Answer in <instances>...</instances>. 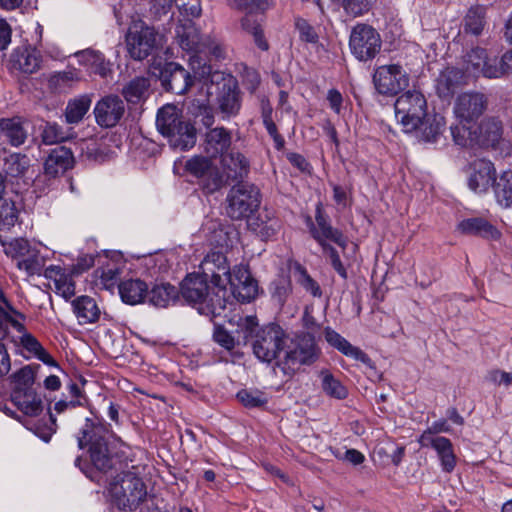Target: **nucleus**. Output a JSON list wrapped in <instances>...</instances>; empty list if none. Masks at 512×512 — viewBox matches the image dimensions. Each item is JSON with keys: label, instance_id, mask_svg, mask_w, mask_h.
Returning <instances> with one entry per match:
<instances>
[{"label": "nucleus", "instance_id": "nucleus-26", "mask_svg": "<svg viewBox=\"0 0 512 512\" xmlns=\"http://www.w3.org/2000/svg\"><path fill=\"white\" fill-rule=\"evenodd\" d=\"M326 341L343 355L370 366V357L360 348L353 346L348 340L342 337L338 332L332 328L327 327L324 330Z\"/></svg>", "mask_w": 512, "mask_h": 512}, {"label": "nucleus", "instance_id": "nucleus-17", "mask_svg": "<svg viewBox=\"0 0 512 512\" xmlns=\"http://www.w3.org/2000/svg\"><path fill=\"white\" fill-rule=\"evenodd\" d=\"M94 264V258H78V263L73 265L70 274H67L60 266H50L45 270L44 276L53 280L55 288L64 298L69 299L75 294L73 275H79L88 270Z\"/></svg>", "mask_w": 512, "mask_h": 512}, {"label": "nucleus", "instance_id": "nucleus-28", "mask_svg": "<svg viewBox=\"0 0 512 512\" xmlns=\"http://www.w3.org/2000/svg\"><path fill=\"white\" fill-rule=\"evenodd\" d=\"M73 56L89 74L106 77L110 71V63L106 61L105 56L99 51L88 48L74 53Z\"/></svg>", "mask_w": 512, "mask_h": 512}, {"label": "nucleus", "instance_id": "nucleus-3", "mask_svg": "<svg viewBox=\"0 0 512 512\" xmlns=\"http://www.w3.org/2000/svg\"><path fill=\"white\" fill-rule=\"evenodd\" d=\"M119 474L111 479L108 485V493L120 510H136L145 500L146 486L139 477L140 471L137 465L129 467L126 461Z\"/></svg>", "mask_w": 512, "mask_h": 512}, {"label": "nucleus", "instance_id": "nucleus-4", "mask_svg": "<svg viewBox=\"0 0 512 512\" xmlns=\"http://www.w3.org/2000/svg\"><path fill=\"white\" fill-rule=\"evenodd\" d=\"M156 126L174 149L185 151L196 143V129L183 120L181 112L173 104H167L158 110Z\"/></svg>", "mask_w": 512, "mask_h": 512}, {"label": "nucleus", "instance_id": "nucleus-27", "mask_svg": "<svg viewBox=\"0 0 512 512\" xmlns=\"http://www.w3.org/2000/svg\"><path fill=\"white\" fill-rule=\"evenodd\" d=\"M457 229L466 235L479 236L485 239L496 240L501 236L500 231L489 221L481 217H471L460 221Z\"/></svg>", "mask_w": 512, "mask_h": 512}, {"label": "nucleus", "instance_id": "nucleus-42", "mask_svg": "<svg viewBox=\"0 0 512 512\" xmlns=\"http://www.w3.org/2000/svg\"><path fill=\"white\" fill-rule=\"evenodd\" d=\"M149 295V302L155 307L166 308L177 299V289L166 283L156 285L152 288Z\"/></svg>", "mask_w": 512, "mask_h": 512}, {"label": "nucleus", "instance_id": "nucleus-32", "mask_svg": "<svg viewBox=\"0 0 512 512\" xmlns=\"http://www.w3.org/2000/svg\"><path fill=\"white\" fill-rule=\"evenodd\" d=\"M121 300L129 305L143 303L148 296V285L139 278H130L118 284Z\"/></svg>", "mask_w": 512, "mask_h": 512}, {"label": "nucleus", "instance_id": "nucleus-29", "mask_svg": "<svg viewBox=\"0 0 512 512\" xmlns=\"http://www.w3.org/2000/svg\"><path fill=\"white\" fill-rule=\"evenodd\" d=\"M467 78L461 68L447 67L437 79L436 90L438 95L441 98L451 97L460 85L466 83Z\"/></svg>", "mask_w": 512, "mask_h": 512}, {"label": "nucleus", "instance_id": "nucleus-22", "mask_svg": "<svg viewBox=\"0 0 512 512\" xmlns=\"http://www.w3.org/2000/svg\"><path fill=\"white\" fill-rule=\"evenodd\" d=\"M42 64V55L36 48L26 45L13 49L9 59V69L21 74H34Z\"/></svg>", "mask_w": 512, "mask_h": 512}, {"label": "nucleus", "instance_id": "nucleus-7", "mask_svg": "<svg viewBox=\"0 0 512 512\" xmlns=\"http://www.w3.org/2000/svg\"><path fill=\"white\" fill-rule=\"evenodd\" d=\"M395 117L405 133L417 131L427 116V101L417 90H408L394 104Z\"/></svg>", "mask_w": 512, "mask_h": 512}, {"label": "nucleus", "instance_id": "nucleus-47", "mask_svg": "<svg viewBox=\"0 0 512 512\" xmlns=\"http://www.w3.org/2000/svg\"><path fill=\"white\" fill-rule=\"evenodd\" d=\"M471 123H460L450 127L451 135L455 144L461 147L476 145V130L472 131Z\"/></svg>", "mask_w": 512, "mask_h": 512}, {"label": "nucleus", "instance_id": "nucleus-30", "mask_svg": "<svg viewBox=\"0 0 512 512\" xmlns=\"http://www.w3.org/2000/svg\"><path fill=\"white\" fill-rule=\"evenodd\" d=\"M419 445L422 448L431 447L436 451L442 471L451 473L455 469L457 458L450 439L440 437L435 438L433 441L419 443Z\"/></svg>", "mask_w": 512, "mask_h": 512}, {"label": "nucleus", "instance_id": "nucleus-40", "mask_svg": "<svg viewBox=\"0 0 512 512\" xmlns=\"http://www.w3.org/2000/svg\"><path fill=\"white\" fill-rule=\"evenodd\" d=\"M493 190L497 202L504 207L512 206V171H504L494 179Z\"/></svg>", "mask_w": 512, "mask_h": 512}, {"label": "nucleus", "instance_id": "nucleus-55", "mask_svg": "<svg viewBox=\"0 0 512 512\" xmlns=\"http://www.w3.org/2000/svg\"><path fill=\"white\" fill-rule=\"evenodd\" d=\"M18 221V210L14 202L3 200L0 205V229H10Z\"/></svg>", "mask_w": 512, "mask_h": 512}, {"label": "nucleus", "instance_id": "nucleus-1", "mask_svg": "<svg viewBox=\"0 0 512 512\" xmlns=\"http://www.w3.org/2000/svg\"><path fill=\"white\" fill-rule=\"evenodd\" d=\"M200 260L181 282L182 297L197 311L208 317L220 315L230 303V295L221 277L228 273L227 258H196Z\"/></svg>", "mask_w": 512, "mask_h": 512}, {"label": "nucleus", "instance_id": "nucleus-58", "mask_svg": "<svg viewBox=\"0 0 512 512\" xmlns=\"http://www.w3.org/2000/svg\"><path fill=\"white\" fill-rule=\"evenodd\" d=\"M295 27L299 32L300 39L307 43L315 44L318 42V34L314 27L303 18H297L295 20Z\"/></svg>", "mask_w": 512, "mask_h": 512}, {"label": "nucleus", "instance_id": "nucleus-43", "mask_svg": "<svg viewBox=\"0 0 512 512\" xmlns=\"http://www.w3.org/2000/svg\"><path fill=\"white\" fill-rule=\"evenodd\" d=\"M223 165L233 172L234 178H244L250 170L249 160L240 152H230L222 157Z\"/></svg>", "mask_w": 512, "mask_h": 512}, {"label": "nucleus", "instance_id": "nucleus-8", "mask_svg": "<svg viewBox=\"0 0 512 512\" xmlns=\"http://www.w3.org/2000/svg\"><path fill=\"white\" fill-rule=\"evenodd\" d=\"M306 225L313 239H315L324 251L330 250V256H338L330 245L335 244L345 249L348 244V237L336 227H333L329 216L325 213L322 203H317L315 207V221L310 216L306 217Z\"/></svg>", "mask_w": 512, "mask_h": 512}, {"label": "nucleus", "instance_id": "nucleus-2", "mask_svg": "<svg viewBox=\"0 0 512 512\" xmlns=\"http://www.w3.org/2000/svg\"><path fill=\"white\" fill-rule=\"evenodd\" d=\"M77 442L80 449L87 448L93 467L100 472L118 470L126 461L133 462L130 447L114 437L101 421L86 418Z\"/></svg>", "mask_w": 512, "mask_h": 512}, {"label": "nucleus", "instance_id": "nucleus-36", "mask_svg": "<svg viewBox=\"0 0 512 512\" xmlns=\"http://www.w3.org/2000/svg\"><path fill=\"white\" fill-rule=\"evenodd\" d=\"M122 272V265L111 258L94 271V277L99 280L100 285H102L104 289L112 290L116 286Z\"/></svg>", "mask_w": 512, "mask_h": 512}, {"label": "nucleus", "instance_id": "nucleus-20", "mask_svg": "<svg viewBox=\"0 0 512 512\" xmlns=\"http://www.w3.org/2000/svg\"><path fill=\"white\" fill-rule=\"evenodd\" d=\"M96 123L103 128L115 127L125 113L123 100L117 95H109L100 99L93 111Z\"/></svg>", "mask_w": 512, "mask_h": 512}, {"label": "nucleus", "instance_id": "nucleus-15", "mask_svg": "<svg viewBox=\"0 0 512 512\" xmlns=\"http://www.w3.org/2000/svg\"><path fill=\"white\" fill-rule=\"evenodd\" d=\"M373 83L378 93L394 96L408 86L409 77L400 65H383L375 70Z\"/></svg>", "mask_w": 512, "mask_h": 512}, {"label": "nucleus", "instance_id": "nucleus-18", "mask_svg": "<svg viewBox=\"0 0 512 512\" xmlns=\"http://www.w3.org/2000/svg\"><path fill=\"white\" fill-rule=\"evenodd\" d=\"M469 77L484 76L486 78H499L497 60H490L485 49L476 47L468 51L462 58V68Z\"/></svg>", "mask_w": 512, "mask_h": 512}, {"label": "nucleus", "instance_id": "nucleus-57", "mask_svg": "<svg viewBox=\"0 0 512 512\" xmlns=\"http://www.w3.org/2000/svg\"><path fill=\"white\" fill-rule=\"evenodd\" d=\"M322 388L326 394L337 399H344L347 396L345 386L329 373L323 375Z\"/></svg>", "mask_w": 512, "mask_h": 512}, {"label": "nucleus", "instance_id": "nucleus-52", "mask_svg": "<svg viewBox=\"0 0 512 512\" xmlns=\"http://www.w3.org/2000/svg\"><path fill=\"white\" fill-rule=\"evenodd\" d=\"M333 4L342 7L351 17H359L367 13L371 7V0H331Z\"/></svg>", "mask_w": 512, "mask_h": 512}, {"label": "nucleus", "instance_id": "nucleus-39", "mask_svg": "<svg viewBox=\"0 0 512 512\" xmlns=\"http://www.w3.org/2000/svg\"><path fill=\"white\" fill-rule=\"evenodd\" d=\"M19 343L22 348L29 353L28 357H34L49 366L56 365L52 356L31 333L24 332L19 338Z\"/></svg>", "mask_w": 512, "mask_h": 512}, {"label": "nucleus", "instance_id": "nucleus-11", "mask_svg": "<svg viewBox=\"0 0 512 512\" xmlns=\"http://www.w3.org/2000/svg\"><path fill=\"white\" fill-rule=\"evenodd\" d=\"M285 338V331L278 324L263 326L255 333L252 344L254 355L261 362L271 363L284 349Z\"/></svg>", "mask_w": 512, "mask_h": 512}, {"label": "nucleus", "instance_id": "nucleus-44", "mask_svg": "<svg viewBox=\"0 0 512 512\" xmlns=\"http://www.w3.org/2000/svg\"><path fill=\"white\" fill-rule=\"evenodd\" d=\"M485 14L484 6L471 7L464 18V31L475 36L480 35L485 25Z\"/></svg>", "mask_w": 512, "mask_h": 512}, {"label": "nucleus", "instance_id": "nucleus-45", "mask_svg": "<svg viewBox=\"0 0 512 512\" xmlns=\"http://www.w3.org/2000/svg\"><path fill=\"white\" fill-rule=\"evenodd\" d=\"M91 100L88 96H81L68 102L65 109L67 123H79L88 112Z\"/></svg>", "mask_w": 512, "mask_h": 512}, {"label": "nucleus", "instance_id": "nucleus-33", "mask_svg": "<svg viewBox=\"0 0 512 512\" xmlns=\"http://www.w3.org/2000/svg\"><path fill=\"white\" fill-rule=\"evenodd\" d=\"M11 401L27 416H38L43 410L41 397L34 390H12Z\"/></svg>", "mask_w": 512, "mask_h": 512}, {"label": "nucleus", "instance_id": "nucleus-51", "mask_svg": "<svg viewBox=\"0 0 512 512\" xmlns=\"http://www.w3.org/2000/svg\"><path fill=\"white\" fill-rule=\"evenodd\" d=\"M230 7L247 14L265 12L272 7V0H228Z\"/></svg>", "mask_w": 512, "mask_h": 512}, {"label": "nucleus", "instance_id": "nucleus-19", "mask_svg": "<svg viewBox=\"0 0 512 512\" xmlns=\"http://www.w3.org/2000/svg\"><path fill=\"white\" fill-rule=\"evenodd\" d=\"M487 108V98L480 92H465L456 98L453 112L460 123H474Z\"/></svg>", "mask_w": 512, "mask_h": 512}, {"label": "nucleus", "instance_id": "nucleus-35", "mask_svg": "<svg viewBox=\"0 0 512 512\" xmlns=\"http://www.w3.org/2000/svg\"><path fill=\"white\" fill-rule=\"evenodd\" d=\"M175 38L179 46L186 52H197L200 44V33L195 24L188 19L175 29Z\"/></svg>", "mask_w": 512, "mask_h": 512}, {"label": "nucleus", "instance_id": "nucleus-25", "mask_svg": "<svg viewBox=\"0 0 512 512\" xmlns=\"http://www.w3.org/2000/svg\"><path fill=\"white\" fill-rule=\"evenodd\" d=\"M232 144V133L225 127L209 129L205 134L204 151L210 158L223 157Z\"/></svg>", "mask_w": 512, "mask_h": 512}, {"label": "nucleus", "instance_id": "nucleus-53", "mask_svg": "<svg viewBox=\"0 0 512 512\" xmlns=\"http://www.w3.org/2000/svg\"><path fill=\"white\" fill-rule=\"evenodd\" d=\"M27 168L26 156L19 153H12L5 157L3 170L11 177L22 175Z\"/></svg>", "mask_w": 512, "mask_h": 512}, {"label": "nucleus", "instance_id": "nucleus-21", "mask_svg": "<svg viewBox=\"0 0 512 512\" xmlns=\"http://www.w3.org/2000/svg\"><path fill=\"white\" fill-rule=\"evenodd\" d=\"M216 102L223 119H230L239 114L242 97L235 79L229 78L222 83L218 90Z\"/></svg>", "mask_w": 512, "mask_h": 512}, {"label": "nucleus", "instance_id": "nucleus-38", "mask_svg": "<svg viewBox=\"0 0 512 512\" xmlns=\"http://www.w3.org/2000/svg\"><path fill=\"white\" fill-rule=\"evenodd\" d=\"M6 256H39L42 249H46L44 245L36 241H29L25 238H17L8 244H3Z\"/></svg>", "mask_w": 512, "mask_h": 512}, {"label": "nucleus", "instance_id": "nucleus-60", "mask_svg": "<svg viewBox=\"0 0 512 512\" xmlns=\"http://www.w3.org/2000/svg\"><path fill=\"white\" fill-rule=\"evenodd\" d=\"M178 0H150V12L157 19L167 15Z\"/></svg>", "mask_w": 512, "mask_h": 512}, {"label": "nucleus", "instance_id": "nucleus-50", "mask_svg": "<svg viewBox=\"0 0 512 512\" xmlns=\"http://www.w3.org/2000/svg\"><path fill=\"white\" fill-rule=\"evenodd\" d=\"M68 139L67 133L56 122H46L41 131V140L45 145H54Z\"/></svg>", "mask_w": 512, "mask_h": 512}, {"label": "nucleus", "instance_id": "nucleus-6", "mask_svg": "<svg viewBox=\"0 0 512 512\" xmlns=\"http://www.w3.org/2000/svg\"><path fill=\"white\" fill-rule=\"evenodd\" d=\"M226 214L232 220H243L252 216L260 207L259 188L247 182L233 185L226 196Z\"/></svg>", "mask_w": 512, "mask_h": 512}, {"label": "nucleus", "instance_id": "nucleus-23", "mask_svg": "<svg viewBox=\"0 0 512 512\" xmlns=\"http://www.w3.org/2000/svg\"><path fill=\"white\" fill-rule=\"evenodd\" d=\"M496 179L494 164L487 159H476L470 164L468 187L474 192H486Z\"/></svg>", "mask_w": 512, "mask_h": 512}, {"label": "nucleus", "instance_id": "nucleus-16", "mask_svg": "<svg viewBox=\"0 0 512 512\" xmlns=\"http://www.w3.org/2000/svg\"><path fill=\"white\" fill-rule=\"evenodd\" d=\"M317 357L315 339L309 333L296 336L286 346L283 365L289 369L295 366L310 364Z\"/></svg>", "mask_w": 512, "mask_h": 512}, {"label": "nucleus", "instance_id": "nucleus-61", "mask_svg": "<svg viewBox=\"0 0 512 512\" xmlns=\"http://www.w3.org/2000/svg\"><path fill=\"white\" fill-rule=\"evenodd\" d=\"M213 339L220 346L230 351L235 347L234 337L223 327L216 326L213 333Z\"/></svg>", "mask_w": 512, "mask_h": 512}, {"label": "nucleus", "instance_id": "nucleus-49", "mask_svg": "<svg viewBox=\"0 0 512 512\" xmlns=\"http://www.w3.org/2000/svg\"><path fill=\"white\" fill-rule=\"evenodd\" d=\"M291 269L293 271L294 276L296 277L297 282L307 292L311 293L314 297H320L322 295L320 286L314 279L311 278V276L307 273L304 267L295 262Z\"/></svg>", "mask_w": 512, "mask_h": 512}, {"label": "nucleus", "instance_id": "nucleus-37", "mask_svg": "<svg viewBox=\"0 0 512 512\" xmlns=\"http://www.w3.org/2000/svg\"><path fill=\"white\" fill-rule=\"evenodd\" d=\"M74 312L79 324L94 323L100 316V310L95 300L89 296L78 297L73 302Z\"/></svg>", "mask_w": 512, "mask_h": 512}, {"label": "nucleus", "instance_id": "nucleus-46", "mask_svg": "<svg viewBox=\"0 0 512 512\" xmlns=\"http://www.w3.org/2000/svg\"><path fill=\"white\" fill-rule=\"evenodd\" d=\"M149 86L147 78L136 77L123 88V96L128 102L136 104L146 96Z\"/></svg>", "mask_w": 512, "mask_h": 512}, {"label": "nucleus", "instance_id": "nucleus-31", "mask_svg": "<svg viewBox=\"0 0 512 512\" xmlns=\"http://www.w3.org/2000/svg\"><path fill=\"white\" fill-rule=\"evenodd\" d=\"M503 127L501 121L494 117L484 119L476 129V145L481 147H495L502 138Z\"/></svg>", "mask_w": 512, "mask_h": 512}, {"label": "nucleus", "instance_id": "nucleus-62", "mask_svg": "<svg viewBox=\"0 0 512 512\" xmlns=\"http://www.w3.org/2000/svg\"><path fill=\"white\" fill-rule=\"evenodd\" d=\"M16 266L19 270H23L27 275L40 274L41 264L38 258H21L17 261Z\"/></svg>", "mask_w": 512, "mask_h": 512}, {"label": "nucleus", "instance_id": "nucleus-13", "mask_svg": "<svg viewBox=\"0 0 512 512\" xmlns=\"http://www.w3.org/2000/svg\"><path fill=\"white\" fill-rule=\"evenodd\" d=\"M349 47L351 53L360 61L374 58L381 48L379 33L370 25L357 24L352 28Z\"/></svg>", "mask_w": 512, "mask_h": 512}, {"label": "nucleus", "instance_id": "nucleus-14", "mask_svg": "<svg viewBox=\"0 0 512 512\" xmlns=\"http://www.w3.org/2000/svg\"><path fill=\"white\" fill-rule=\"evenodd\" d=\"M185 170L200 180L205 194H212L222 187L223 178L208 156H193L186 161Z\"/></svg>", "mask_w": 512, "mask_h": 512}, {"label": "nucleus", "instance_id": "nucleus-24", "mask_svg": "<svg viewBox=\"0 0 512 512\" xmlns=\"http://www.w3.org/2000/svg\"><path fill=\"white\" fill-rule=\"evenodd\" d=\"M74 164L72 150L66 146H57L50 150L44 162V172L47 176L54 178L72 169Z\"/></svg>", "mask_w": 512, "mask_h": 512}, {"label": "nucleus", "instance_id": "nucleus-56", "mask_svg": "<svg viewBox=\"0 0 512 512\" xmlns=\"http://www.w3.org/2000/svg\"><path fill=\"white\" fill-rule=\"evenodd\" d=\"M451 427L445 419H440L434 421L430 426H428L422 434L418 437L417 442L423 443L428 441H433L435 438H440L438 436L440 433H450Z\"/></svg>", "mask_w": 512, "mask_h": 512}, {"label": "nucleus", "instance_id": "nucleus-59", "mask_svg": "<svg viewBox=\"0 0 512 512\" xmlns=\"http://www.w3.org/2000/svg\"><path fill=\"white\" fill-rule=\"evenodd\" d=\"M177 7L184 17L199 18L202 14L200 0L177 1Z\"/></svg>", "mask_w": 512, "mask_h": 512}, {"label": "nucleus", "instance_id": "nucleus-34", "mask_svg": "<svg viewBox=\"0 0 512 512\" xmlns=\"http://www.w3.org/2000/svg\"><path fill=\"white\" fill-rule=\"evenodd\" d=\"M0 139L6 140L13 147L24 144L27 139V131L21 120L19 118H1Z\"/></svg>", "mask_w": 512, "mask_h": 512}, {"label": "nucleus", "instance_id": "nucleus-54", "mask_svg": "<svg viewBox=\"0 0 512 512\" xmlns=\"http://www.w3.org/2000/svg\"><path fill=\"white\" fill-rule=\"evenodd\" d=\"M13 390H34L35 373L31 366H25L11 376Z\"/></svg>", "mask_w": 512, "mask_h": 512}, {"label": "nucleus", "instance_id": "nucleus-64", "mask_svg": "<svg viewBox=\"0 0 512 512\" xmlns=\"http://www.w3.org/2000/svg\"><path fill=\"white\" fill-rule=\"evenodd\" d=\"M327 101L330 108L338 115L341 114L343 105V96L339 90L332 88L327 92Z\"/></svg>", "mask_w": 512, "mask_h": 512}, {"label": "nucleus", "instance_id": "nucleus-41", "mask_svg": "<svg viewBox=\"0 0 512 512\" xmlns=\"http://www.w3.org/2000/svg\"><path fill=\"white\" fill-rule=\"evenodd\" d=\"M445 119L440 114L428 115L422 120L420 130V138L425 142H433L442 133L445 127Z\"/></svg>", "mask_w": 512, "mask_h": 512}, {"label": "nucleus", "instance_id": "nucleus-10", "mask_svg": "<svg viewBox=\"0 0 512 512\" xmlns=\"http://www.w3.org/2000/svg\"><path fill=\"white\" fill-rule=\"evenodd\" d=\"M221 282L226 289L227 285H230V301L236 299L242 303H249L258 295V283L246 264L235 265L232 269L228 264V273L222 275Z\"/></svg>", "mask_w": 512, "mask_h": 512}, {"label": "nucleus", "instance_id": "nucleus-63", "mask_svg": "<svg viewBox=\"0 0 512 512\" xmlns=\"http://www.w3.org/2000/svg\"><path fill=\"white\" fill-rule=\"evenodd\" d=\"M78 80H80V76L75 68L56 72L51 76V82L54 84H62Z\"/></svg>", "mask_w": 512, "mask_h": 512}, {"label": "nucleus", "instance_id": "nucleus-48", "mask_svg": "<svg viewBox=\"0 0 512 512\" xmlns=\"http://www.w3.org/2000/svg\"><path fill=\"white\" fill-rule=\"evenodd\" d=\"M239 402L246 408H258L267 404V395L257 389H242L237 395Z\"/></svg>", "mask_w": 512, "mask_h": 512}, {"label": "nucleus", "instance_id": "nucleus-12", "mask_svg": "<svg viewBox=\"0 0 512 512\" xmlns=\"http://www.w3.org/2000/svg\"><path fill=\"white\" fill-rule=\"evenodd\" d=\"M201 233L206 238V245L209 248L204 256H226L233 252L236 234L232 228L224 226L219 220H207Z\"/></svg>", "mask_w": 512, "mask_h": 512}, {"label": "nucleus", "instance_id": "nucleus-5", "mask_svg": "<svg viewBox=\"0 0 512 512\" xmlns=\"http://www.w3.org/2000/svg\"><path fill=\"white\" fill-rule=\"evenodd\" d=\"M125 46L129 57L143 61L154 56L163 46L159 31L141 19L133 20L125 34Z\"/></svg>", "mask_w": 512, "mask_h": 512}, {"label": "nucleus", "instance_id": "nucleus-9", "mask_svg": "<svg viewBox=\"0 0 512 512\" xmlns=\"http://www.w3.org/2000/svg\"><path fill=\"white\" fill-rule=\"evenodd\" d=\"M149 72L160 80L165 91L177 95L186 93L193 84L190 73L176 62L162 63L160 59L153 58Z\"/></svg>", "mask_w": 512, "mask_h": 512}]
</instances>
